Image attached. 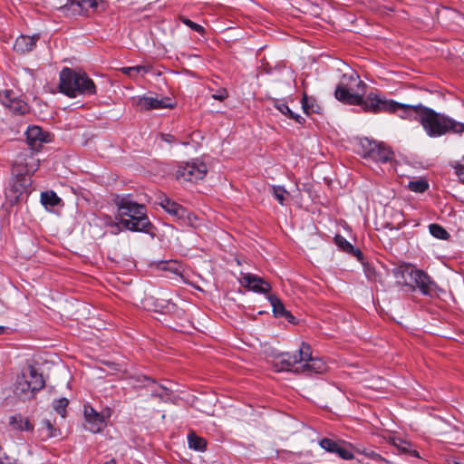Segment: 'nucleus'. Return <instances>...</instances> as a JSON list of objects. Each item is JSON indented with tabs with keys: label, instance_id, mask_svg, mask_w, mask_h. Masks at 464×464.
<instances>
[{
	"label": "nucleus",
	"instance_id": "1",
	"mask_svg": "<svg viewBox=\"0 0 464 464\" xmlns=\"http://www.w3.org/2000/svg\"><path fill=\"white\" fill-rule=\"evenodd\" d=\"M367 85L360 80L359 75L352 72L344 73L341 82L336 86L335 98L348 105H359L365 111L377 112V94L371 93L367 100L363 96L366 93Z\"/></svg>",
	"mask_w": 464,
	"mask_h": 464
},
{
	"label": "nucleus",
	"instance_id": "2",
	"mask_svg": "<svg viewBox=\"0 0 464 464\" xmlns=\"http://www.w3.org/2000/svg\"><path fill=\"white\" fill-rule=\"evenodd\" d=\"M115 204L118 208V224L132 232H143L153 235V224L147 216L145 205L132 200L130 196L117 198Z\"/></svg>",
	"mask_w": 464,
	"mask_h": 464
},
{
	"label": "nucleus",
	"instance_id": "3",
	"mask_svg": "<svg viewBox=\"0 0 464 464\" xmlns=\"http://www.w3.org/2000/svg\"><path fill=\"white\" fill-rule=\"evenodd\" d=\"M275 366L278 372H293L297 373H321L325 371V363L312 356L311 346L303 343L299 350L294 353H284L276 357Z\"/></svg>",
	"mask_w": 464,
	"mask_h": 464
},
{
	"label": "nucleus",
	"instance_id": "4",
	"mask_svg": "<svg viewBox=\"0 0 464 464\" xmlns=\"http://www.w3.org/2000/svg\"><path fill=\"white\" fill-rule=\"evenodd\" d=\"M59 89L70 98L92 96L97 92L95 83L85 72L67 67L60 72Z\"/></svg>",
	"mask_w": 464,
	"mask_h": 464
},
{
	"label": "nucleus",
	"instance_id": "5",
	"mask_svg": "<svg viewBox=\"0 0 464 464\" xmlns=\"http://www.w3.org/2000/svg\"><path fill=\"white\" fill-rule=\"evenodd\" d=\"M426 134L430 138L440 137L449 131L461 133L464 131V123L436 112L425 106L420 114V121Z\"/></svg>",
	"mask_w": 464,
	"mask_h": 464
},
{
	"label": "nucleus",
	"instance_id": "6",
	"mask_svg": "<svg viewBox=\"0 0 464 464\" xmlns=\"http://www.w3.org/2000/svg\"><path fill=\"white\" fill-rule=\"evenodd\" d=\"M44 387L43 375L32 365L17 376L14 393L21 400H31Z\"/></svg>",
	"mask_w": 464,
	"mask_h": 464
},
{
	"label": "nucleus",
	"instance_id": "7",
	"mask_svg": "<svg viewBox=\"0 0 464 464\" xmlns=\"http://www.w3.org/2000/svg\"><path fill=\"white\" fill-rule=\"evenodd\" d=\"M38 162V160H34L31 157L30 161H26L24 167L17 161L13 165V173L16 176V180L12 185L10 192L13 191L14 193V197L15 200H17L23 193H27L28 188L32 183L30 176L37 169Z\"/></svg>",
	"mask_w": 464,
	"mask_h": 464
},
{
	"label": "nucleus",
	"instance_id": "8",
	"mask_svg": "<svg viewBox=\"0 0 464 464\" xmlns=\"http://www.w3.org/2000/svg\"><path fill=\"white\" fill-rule=\"evenodd\" d=\"M422 109H425V106L421 103L409 105L379 96V111L397 112L401 119L420 121V114Z\"/></svg>",
	"mask_w": 464,
	"mask_h": 464
},
{
	"label": "nucleus",
	"instance_id": "9",
	"mask_svg": "<svg viewBox=\"0 0 464 464\" xmlns=\"http://www.w3.org/2000/svg\"><path fill=\"white\" fill-rule=\"evenodd\" d=\"M208 172L207 165L199 160L184 162L179 165L176 170V178L179 180L197 182L205 178Z\"/></svg>",
	"mask_w": 464,
	"mask_h": 464
},
{
	"label": "nucleus",
	"instance_id": "10",
	"mask_svg": "<svg viewBox=\"0 0 464 464\" xmlns=\"http://www.w3.org/2000/svg\"><path fill=\"white\" fill-rule=\"evenodd\" d=\"M105 0H68V2L60 7L62 13L65 15H79L92 10L95 12L99 6L103 5Z\"/></svg>",
	"mask_w": 464,
	"mask_h": 464
},
{
	"label": "nucleus",
	"instance_id": "11",
	"mask_svg": "<svg viewBox=\"0 0 464 464\" xmlns=\"http://www.w3.org/2000/svg\"><path fill=\"white\" fill-rule=\"evenodd\" d=\"M25 133L27 144L33 152L39 151L44 143L50 141L49 133L38 126H29Z\"/></svg>",
	"mask_w": 464,
	"mask_h": 464
},
{
	"label": "nucleus",
	"instance_id": "12",
	"mask_svg": "<svg viewBox=\"0 0 464 464\" xmlns=\"http://www.w3.org/2000/svg\"><path fill=\"white\" fill-rule=\"evenodd\" d=\"M85 429L92 433L101 432L106 426L104 417L92 407H84Z\"/></svg>",
	"mask_w": 464,
	"mask_h": 464
},
{
	"label": "nucleus",
	"instance_id": "13",
	"mask_svg": "<svg viewBox=\"0 0 464 464\" xmlns=\"http://www.w3.org/2000/svg\"><path fill=\"white\" fill-rule=\"evenodd\" d=\"M380 439L391 443V445L397 449L399 452L406 453L416 458L420 457L418 451L412 449L411 442L398 438L389 431H383L382 433L379 432V440Z\"/></svg>",
	"mask_w": 464,
	"mask_h": 464
},
{
	"label": "nucleus",
	"instance_id": "14",
	"mask_svg": "<svg viewBox=\"0 0 464 464\" xmlns=\"http://www.w3.org/2000/svg\"><path fill=\"white\" fill-rule=\"evenodd\" d=\"M241 284L244 287L258 294H266L271 290V285L267 281L250 273L242 276Z\"/></svg>",
	"mask_w": 464,
	"mask_h": 464
},
{
	"label": "nucleus",
	"instance_id": "15",
	"mask_svg": "<svg viewBox=\"0 0 464 464\" xmlns=\"http://www.w3.org/2000/svg\"><path fill=\"white\" fill-rule=\"evenodd\" d=\"M319 445L330 453L336 454L343 459H352L353 458V452L343 441H335L331 439L324 438L321 440Z\"/></svg>",
	"mask_w": 464,
	"mask_h": 464
},
{
	"label": "nucleus",
	"instance_id": "16",
	"mask_svg": "<svg viewBox=\"0 0 464 464\" xmlns=\"http://www.w3.org/2000/svg\"><path fill=\"white\" fill-rule=\"evenodd\" d=\"M0 101L13 113L24 114L28 111L27 104L18 99L12 91H5L3 93H0Z\"/></svg>",
	"mask_w": 464,
	"mask_h": 464
},
{
	"label": "nucleus",
	"instance_id": "17",
	"mask_svg": "<svg viewBox=\"0 0 464 464\" xmlns=\"http://www.w3.org/2000/svg\"><path fill=\"white\" fill-rule=\"evenodd\" d=\"M376 148L377 144L375 140H369L368 138H360L356 144V151L366 161L365 164L375 161L377 155Z\"/></svg>",
	"mask_w": 464,
	"mask_h": 464
},
{
	"label": "nucleus",
	"instance_id": "18",
	"mask_svg": "<svg viewBox=\"0 0 464 464\" xmlns=\"http://www.w3.org/2000/svg\"><path fill=\"white\" fill-rule=\"evenodd\" d=\"M137 104L141 110L145 111L172 107L171 99L168 97L160 99L152 96H142L139 98Z\"/></svg>",
	"mask_w": 464,
	"mask_h": 464
},
{
	"label": "nucleus",
	"instance_id": "19",
	"mask_svg": "<svg viewBox=\"0 0 464 464\" xmlns=\"http://www.w3.org/2000/svg\"><path fill=\"white\" fill-rule=\"evenodd\" d=\"M419 269L415 268L411 264H402L394 270V275L397 279V283L413 286V279Z\"/></svg>",
	"mask_w": 464,
	"mask_h": 464
},
{
	"label": "nucleus",
	"instance_id": "20",
	"mask_svg": "<svg viewBox=\"0 0 464 464\" xmlns=\"http://www.w3.org/2000/svg\"><path fill=\"white\" fill-rule=\"evenodd\" d=\"M413 280L411 288L418 287L425 295H432L435 293L436 284L422 270H418Z\"/></svg>",
	"mask_w": 464,
	"mask_h": 464
},
{
	"label": "nucleus",
	"instance_id": "21",
	"mask_svg": "<svg viewBox=\"0 0 464 464\" xmlns=\"http://www.w3.org/2000/svg\"><path fill=\"white\" fill-rule=\"evenodd\" d=\"M159 204L167 213L179 220L185 219L188 216V211L184 207L167 197L161 198Z\"/></svg>",
	"mask_w": 464,
	"mask_h": 464
},
{
	"label": "nucleus",
	"instance_id": "22",
	"mask_svg": "<svg viewBox=\"0 0 464 464\" xmlns=\"http://www.w3.org/2000/svg\"><path fill=\"white\" fill-rule=\"evenodd\" d=\"M267 299L273 307V313L276 317H283L290 323L295 322V316L285 309V305L276 295H269Z\"/></svg>",
	"mask_w": 464,
	"mask_h": 464
},
{
	"label": "nucleus",
	"instance_id": "23",
	"mask_svg": "<svg viewBox=\"0 0 464 464\" xmlns=\"http://www.w3.org/2000/svg\"><path fill=\"white\" fill-rule=\"evenodd\" d=\"M39 39L38 35L28 36V35H21L19 36L14 44V49L17 53H24L32 51L35 46L36 41Z\"/></svg>",
	"mask_w": 464,
	"mask_h": 464
},
{
	"label": "nucleus",
	"instance_id": "24",
	"mask_svg": "<svg viewBox=\"0 0 464 464\" xmlns=\"http://www.w3.org/2000/svg\"><path fill=\"white\" fill-rule=\"evenodd\" d=\"M334 243L343 252L351 254L352 256H356L358 259H361L362 257V254L360 251V249L355 248L343 236L336 235L334 237Z\"/></svg>",
	"mask_w": 464,
	"mask_h": 464
},
{
	"label": "nucleus",
	"instance_id": "25",
	"mask_svg": "<svg viewBox=\"0 0 464 464\" xmlns=\"http://www.w3.org/2000/svg\"><path fill=\"white\" fill-rule=\"evenodd\" d=\"M274 106L282 114L286 116L289 119L295 120L299 124H304L305 120L302 116L297 113L292 111V110L288 107V105L282 100H275Z\"/></svg>",
	"mask_w": 464,
	"mask_h": 464
},
{
	"label": "nucleus",
	"instance_id": "26",
	"mask_svg": "<svg viewBox=\"0 0 464 464\" xmlns=\"http://www.w3.org/2000/svg\"><path fill=\"white\" fill-rule=\"evenodd\" d=\"M188 448L196 451L203 452L207 449V441L204 438L198 436L195 432L188 435Z\"/></svg>",
	"mask_w": 464,
	"mask_h": 464
},
{
	"label": "nucleus",
	"instance_id": "27",
	"mask_svg": "<svg viewBox=\"0 0 464 464\" xmlns=\"http://www.w3.org/2000/svg\"><path fill=\"white\" fill-rule=\"evenodd\" d=\"M301 102L305 114L320 112L321 108L314 97H309L306 93H304Z\"/></svg>",
	"mask_w": 464,
	"mask_h": 464
},
{
	"label": "nucleus",
	"instance_id": "28",
	"mask_svg": "<svg viewBox=\"0 0 464 464\" xmlns=\"http://www.w3.org/2000/svg\"><path fill=\"white\" fill-rule=\"evenodd\" d=\"M9 424L14 430H33V426L28 420H24L21 415H14L10 417Z\"/></svg>",
	"mask_w": 464,
	"mask_h": 464
},
{
	"label": "nucleus",
	"instance_id": "29",
	"mask_svg": "<svg viewBox=\"0 0 464 464\" xmlns=\"http://www.w3.org/2000/svg\"><path fill=\"white\" fill-rule=\"evenodd\" d=\"M61 201V198L53 190L41 193V203L44 207H55Z\"/></svg>",
	"mask_w": 464,
	"mask_h": 464
},
{
	"label": "nucleus",
	"instance_id": "30",
	"mask_svg": "<svg viewBox=\"0 0 464 464\" xmlns=\"http://www.w3.org/2000/svg\"><path fill=\"white\" fill-rule=\"evenodd\" d=\"M393 152L383 142L379 141V162H388L392 160Z\"/></svg>",
	"mask_w": 464,
	"mask_h": 464
},
{
	"label": "nucleus",
	"instance_id": "31",
	"mask_svg": "<svg viewBox=\"0 0 464 464\" xmlns=\"http://www.w3.org/2000/svg\"><path fill=\"white\" fill-rule=\"evenodd\" d=\"M429 230L430 233L438 239H446L449 237V233L438 224H430Z\"/></svg>",
	"mask_w": 464,
	"mask_h": 464
},
{
	"label": "nucleus",
	"instance_id": "32",
	"mask_svg": "<svg viewBox=\"0 0 464 464\" xmlns=\"http://www.w3.org/2000/svg\"><path fill=\"white\" fill-rule=\"evenodd\" d=\"M408 187L411 191L422 193L429 188V184L424 179H418L410 181Z\"/></svg>",
	"mask_w": 464,
	"mask_h": 464
},
{
	"label": "nucleus",
	"instance_id": "33",
	"mask_svg": "<svg viewBox=\"0 0 464 464\" xmlns=\"http://www.w3.org/2000/svg\"><path fill=\"white\" fill-rule=\"evenodd\" d=\"M68 403L69 401L66 398H61L53 401V409L57 413H59L63 418H64Z\"/></svg>",
	"mask_w": 464,
	"mask_h": 464
},
{
	"label": "nucleus",
	"instance_id": "34",
	"mask_svg": "<svg viewBox=\"0 0 464 464\" xmlns=\"http://www.w3.org/2000/svg\"><path fill=\"white\" fill-rule=\"evenodd\" d=\"M42 430L43 431H45V436L47 438L57 436V430L53 427L50 420L45 419L42 420Z\"/></svg>",
	"mask_w": 464,
	"mask_h": 464
},
{
	"label": "nucleus",
	"instance_id": "35",
	"mask_svg": "<svg viewBox=\"0 0 464 464\" xmlns=\"http://www.w3.org/2000/svg\"><path fill=\"white\" fill-rule=\"evenodd\" d=\"M180 21L185 24L187 25L188 27H189L191 30L200 34L201 35H204L205 34V29L202 25L191 21L190 19L187 18V17H181L180 18Z\"/></svg>",
	"mask_w": 464,
	"mask_h": 464
},
{
	"label": "nucleus",
	"instance_id": "36",
	"mask_svg": "<svg viewBox=\"0 0 464 464\" xmlns=\"http://www.w3.org/2000/svg\"><path fill=\"white\" fill-rule=\"evenodd\" d=\"M273 195L276 199L281 204L284 205L285 196L287 194V191L284 187L281 186H272Z\"/></svg>",
	"mask_w": 464,
	"mask_h": 464
},
{
	"label": "nucleus",
	"instance_id": "37",
	"mask_svg": "<svg viewBox=\"0 0 464 464\" xmlns=\"http://www.w3.org/2000/svg\"><path fill=\"white\" fill-rule=\"evenodd\" d=\"M122 72L125 74L132 76L134 73L144 74L148 72V70L144 66L138 65V66H132V67H125L122 69Z\"/></svg>",
	"mask_w": 464,
	"mask_h": 464
},
{
	"label": "nucleus",
	"instance_id": "38",
	"mask_svg": "<svg viewBox=\"0 0 464 464\" xmlns=\"http://www.w3.org/2000/svg\"><path fill=\"white\" fill-rule=\"evenodd\" d=\"M228 96V93H227V91L226 89H218V91H216L215 93L212 94V98L215 99V100H218V101H224L225 99H227Z\"/></svg>",
	"mask_w": 464,
	"mask_h": 464
},
{
	"label": "nucleus",
	"instance_id": "39",
	"mask_svg": "<svg viewBox=\"0 0 464 464\" xmlns=\"http://www.w3.org/2000/svg\"><path fill=\"white\" fill-rule=\"evenodd\" d=\"M138 382H141L143 386H150V383H155V380L147 376L138 378Z\"/></svg>",
	"mask_w": 464,
	"mask_h": 464
},
{
	"label": "nucleus",
	"instance_id": "40",
	"mask_svg": "<svg viewBox=\"0 0 464 464\" xmlns=\"http://www.w3.org/2000/svg\"><path fill=\"white\" fill-rule=\"evenodd\" d=\"M456 174L459 180L464 183V166L463 165H458L455 167Z\"/></svg>",
	"mask_w": 464,
	"mask_h": 464
},
{
	"label": "nucleus",
	"instance_id": "41",
	"mask_svg": "<svg viewBox=\"0 0 464 464\" xmlns=\"http://www.w3.org/2000/svg\"><path fill=\"white\" fill-rule=\"evenodd\" d=\"M161 138L166 142H172L173 136L170 134H161Z\"/></svg>",
	"mask_w": 464,
	"mask_h": 464
},
{
	"label": "nucleus",
	"instance_id": "42",
	"mask_svg": "<svg viewBox=\"0 0 464 464\" xmlns=\"http://www.w3.org/2000/svg\"><path fill=\"white\" fill-rule=\"evenodd\" d=\"M365 273H366V276L367 277L370 279V280H374L375 279V275H374V272H371L369 268H367L365 270Z\"/></svg>",
	"mask_w": 464,
	"mask_h": 464
},
{
	"label": "nucleus",
	"instance_id": "43",
	"mask_svg": "<svg viewBox=\"0 0 464 464\" xmlns=\"http://www.w3.org/2000/svg\"><path fill=\"white\" fill-rule=\"evenodd\" d=\"M151 394H152V396H154V397H160V398H162V397H163V394H162V393H160V392H158V391H156V390H155V391H152V393H151Z\"/></svg>",
	"mask_w": 464,
	"mask_h": 464
},
{
	"label": "nucleus",
	"instance_id": "44",
	"mask_svg": "<svg viewBox=\"0 0 464 464\" xmlns=\"http://www.w3.org/2000/svg\"><path fill=\"white\" fill-rule=\"evenodd\" d=\"M159 388H160V390H162V391L166 392V394H168V392H169V391H170V389L167 388L165 385H162V384L159 385Z\"/></svg>",
	"mask_w": 464,
	"mask_h": 464
},
{
	"label": "nucleus",
	"instance_id": "45",
	"mask_svg": "<svg viewBox=\"0 0 464 464\" xmlns=\"http://www.w3.org/2000/svg\"><path fill=\"white\" fill-rule=\"evenodd\" d=\"M104 464H116L115 459H111L110 460H107Z\"/></svg>",
	"mask_w": 464,
	"mask_h": 464
},
{
	"label": "nucleus",
	"instance_id": "46",
	"mask_svg": "<svg viewBox=\"0 0 464 464\" xmlns=\"http://www.w3.org/2000/svg\"><path fill=\"white\" fill-rule=\"evenodd\" d=\"M5 331V328L4 326L0 325V334H3Z\"/></svg>",
	"mask_w": 464,
	"mask_h": 464
},
{
	"label": "nucleus",
	"instance_id": "47",
	"mask_svg": "<svg viewBox=\"0 0 464 464\" xmlns=\"http://www.w3.org/2000/svg\"><path fill=\"white\" fill-rule=\"evenodd\" d=\"M389 210H390V208H389V207H387V206H385V207H384V213H387Z\"/></svg>",
	"mask_w": 464,
	"mask_h": 464
},
{
	"label": "nucleus",
	"instance_id": "48",
	"mask_svg": "<svg viewBox=\"0 0 464 464\" xmlns=\"http://www.w3.org/2000/svg\"><path fill=\"white\" fill-rule=\"evenodd\" d=\"M0 464H4L3 462H0Z\"/></svg>",
	"mask_w": 464,
	"mask_h": 464
}]
</instances>
